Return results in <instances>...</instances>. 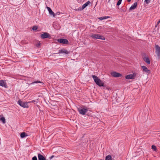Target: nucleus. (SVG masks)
<instances>
[{
    "instance_id": "f257e3e1",
    "label": "nucleus",
    "mask_w": 160,
    "mask_h": 160,
    "mask_svg": "<svg viewBox=\"0 0 160 160\" xmlns=\"http://www.w3.org/2000/svg\"><path fill=\"white\" fill-rule=\"evenodd\" d=\"M92 76L96 84L100 87L104 86L103 82L98 77L94 75H92Z\"/></svg>"
},
{
    "instance_id": "f03ea898",
    "label": "nucleus",
    "mask_w": 160,
    "mask_h": 160,
    "mask_svg": "<svg viewBox=\"0 0 160 160\" xmlns=\"http://www.w3.org/2000/svg\"><path fill=\"white\" fill-rule=\"evenodd\" d=\"M90 36L93 39H99L101 40H104L105 38L104 37L101 35L98 34H92Z\"/></svg>"
},
{
    "instance_id": "7ed1b4c3",
    "label": "nucleus",
    "mask_w": 160,
    "mask_h": 160,
    "mask_svg": "<svg viewBox=\"0 0 160 160\" xmlns=\"http://www.w3.org/2000/svg\"><path fill=\"white\" fill-rule=\"evenodd\" d=\"M29 102H23L20 99L18 100V103L22 107L24 108H28L29 106L28 103Z\"/></svg>"
},
{
    "instance_id": "20e7f679",
    "label": "nucleus",
    "mask_w": 160,
    "mask_h": 160,
    "mask_svg": "<svg viewBox=\"0 0 160 160\" xmlns=\"http://www.w3.org/2000/svg\"><path fill=\"white\" fill-rule=\"evenodd\" d=\"M155 53L158 57V59L159 60L160 59V47L157 45L155 46Z\"/></svg>"
},
{
    "instance_id": "39448f33",
    "label": "nucleus",
    "mask_w": 160,
    "mask_h": 160,
    "mask_svg": "<svg viewBox=\"0 0 160 160\" xmlns=\"http://www.w3.org/2000/svg\"><path fill=\"white\" fill-rule=\"evenodd\" d=\"M88 109V108H80L78 109V111L79 113L82 115H84L87 112Z\"/></svg>"
},
{
    "instance_id": "423d86ee",
    "label": "nucleus",
    "mask_w": 160,
    "mask_h": 160,
    "mask_svg": "<svg viewBox=\"0 0 160 160\" xmlns=\"http://www.w3.org/2000/svg\"><path fill=\"white\" fill-rule=\"evenodd\" d=\"M40 37L42 39H45L48 38H50L51 36L49 33L48 32H45L41 34L40 35Z\"/></svg>"
},
{
    "instance_id": "0eeeda50",
    "label": "nucleus",
    "mask_w": 160,
    "mask_h": 160,
    "mask_svg": "<svg viewBox=\"0 0 160 160\" xmlns=\"http://www.w3.org/2000/svg\"><path fill=\"white\" fill-rule=\"evenodd\" d=\"M57 41L61 43L64 44H68L69 43V42L67 39L63 38L58 39Z\"/></svg>"
},
{
    "instance_id": "6e6552de",
    "label": "nucleus",
    "mask_w": 160,
    "mask_h": 160,
    "mask_svg": "<svg viewBox=\"0 0 160 160\" xmlns=\"http://www.w3.org/2000/svg\"><path fill=\"white\" fill-rule=\"evenodd\" d=\"M111 75L114 77H120L122 76V75L116 72H112L111 73Z\"/></svg>"
},
{
    "instance_id": "1a4fd4ad",
    "label": "nucleus",
    "mask_w": 160,
    "mask_h": 160,
    "mask_svg": "<svg viewBox=\"0 0 160 160\" xmlns=\"http://www.w3.org/2000/svg\"><path fill=\"white\" fill-rule=\"evenodd\" d=\"M143 69V71L145 72L148 74H149L151 73V71L149 70L148 68L144 66H142L141 67Z\"/></svg>"
},
{
    "instance_id": "9d476101",
    "label": "nucleus",
    "mask_w": 160,
    "mask_h": 160,
    "mask_svg": "<svg viewBox=\"0 0 160 160\" xmlns=\"http://www.w3.org/2000/svg\"><path fill=\"white\" fill-rule=\"evenodd\" d=\"M47 8L49 14L50 15H52L53 17H55V16L56 14L54 13L50 7H47Z\"/></svg>"
},
{
    "instance_id": "9b49d317",
    "label": "nucleus",
    "mask_w": 160,
    "mask_h": 160,
    "mask_svg": "<svg viewBox=\"0 0 160 160\" xmlns=\"http://www.w3.org/2000/svg\"><path fill=\"white\" fill-rule=\"evenodd\" d=\"M69 53V52L68 51L66 50L63 49H61L59 50L58 53L60 54L61 53H65L66 54H68Z\"/></svg>"
},
{
    "instance_id": "f8f14e48",
    "label": "nucleus",
    "mask_w": 160,
    "mask_h": 160,
    "mask_svg": "<svg viewBox=\"0 0 160 160\" xmlns=\"http://www.w3.org/2000/svg\"><path fill=\"white\" fill-rule=\"evenodd\" d=\"M137 2H135L133 5H132L129 8V10L131 11L137 7Z\"/></svg>"
},
{
    "instance_id": "ddd939ff",
    "label": "nucleus",
    "mask_w": 160,
    "mask_h": 160,
    "mask_svg": "<svg viewBox=\"0 0 160 160\" xmlns=\"http://www.w3.org/2000/svg\"><path fill=\"white\" fill-rule=\"evenodd\" d=\"M39 83L40 84L39 86H43L44 85V83L42 82H41L39 81H35L31 83V84H34V83Z\"/></svg>"
},
{
    "instance_id": "4468645a",
    "label": "nucleus",
    "mask_w": 160,
    "mask_h": 160,
    "mask_svg": "<svg viewBox=\"0 0 160 160\" xmlns=\"http://www.w3.org/2000/svg\"><path fill=\"white\" fill-rule=\"evenodd\" d=\"M38 160H45V158L43 157V156L40 153H38Z\"/></svg>"
},
{
    "instance_id": "2eb2a0df",
    "label": "nucleus",
    "mask_w": 160,
    "mask_h": 160,
    "mask_svg": "<svg viewBox=\"0 0 160 160\" xmlns=\"http://www.w3.org/2000/svg\"><path fill=\"white\" fill-rule=\"evenodd\" d=\"M125 78L126 79H133V76L132 74L127 75L126 76Z\"/></svg>"
},
{
    "instance_id": "dca6fc26",
    "label": "nucleus",
    "mask_w": 160,
    "mask_h": 160,
    "mask_svg": "<svg viewBox=\"0 0 160 160\" xmlns=\"http://www.w3.org/2000/svg\"><path fill=\"white\" fill-rule=\"evenodd\" d=\"M144 60L148 64H150V60L149 58L148 57H145L143 58Z\"/></svg>"
},
{
    "instance_id": "f3484780",
    "label": "nucleus",
    "mask_w": 160,
    "mask_h": 160,
    "mask_svg": "<svg viewBox=\"0 0 160 160\" xmlns=\"http://www.w3.org/2000/svg\"><path fill=\"white\" fill-rule=\"evenodd\" d=\"M0 86L6 87V83L3 80L0 81Z\"/></svg>"
},
{
    "instance_id": "a211bd4d",
    "label": "nucleus",
    "mask_w": 160,
    "mask_h": 160,
    "mask_svg": "<svg viewBox=\"0 0 160 160\" xmlns=\"http://www.w3.org/2000/svg\"><path fill=\"white\" fill-rule=\"evenodd\" d=\"M27 136L28 135L25 132H22L20 134V137L21 138H23Z\"/></svg>"
},
{
    "instance_id": "6ab92c4d",
    "label": "nucleus",
    "mask_w": 160,
    "mask_h": 160,
    "mask_svg": "<svg viewBox=\"0 0 160 160\" xmlns=\"http://www.w3.org/2000/svg\"><path fill=\"white\" fill-rule=\"evenodd\" d=\"M90 3V2L89 1H88L87 2L85 3L84 4L82 5V8H85Z\"/></svg>"
},
{
    "instance_id": "aec40b11",
    "label": "nucleus",
    "mask_w": 160,
    "mask_h": 160,
    "mask_svg": "<svg viewBox=\"0 0 160 160\" xmlns=\"http://www.w3.org/2000/svg\"><path fill=\"white\" fill-rule=\"evenodd\" d=\"M105 160H112L111 156L110 155H109L106 157Z\"/></svg>"
},
{
    "instance_id": "412c9836",
    "label": "nucleus",
    "mask_w": 160,
    "mask_h": 160,
    "mask_svg": "<svg viewBox=\"0 0 160 160\" xmlns=\"http://www.w3.org/2000/svg\"><path fill=\"white\" fill-rule=\"evenodd\" d=\"M0 120L2 121L3 123H5L6 122L5 118L3 117H2L0 118Z\"/></svg>"
},
{
    "instance_id": "4be33fe9",
    "label": "nucleus",
    "mask_w": 160,
    "mask_h": 160,
    "mask_svg": "<svg viewBox=\"0 0 160 160\" xmlns=\"http://www.w3.org/2000/svg\"><path fill=\"white\" fill-rule=\"evenodd\" d=\"M152 148L153 149L154 151H156L157 150V148L156 146L154 145H152Z\"/></svg>"
},
{
    "instance_id": "5701e85b",
    "label": "nucleus",
    "mask_w": 160,
    "mask_h": 160,
    "mask_svg": "<svg viewBox=\"0 0 160 160\" xmlns=\"http://www.w3.org/2000/svg\"><path fill=\"white\" fill-rule=\"evenodd\" d=\"M122 0H119L117 3V5L119 6L121 3Z\"/></svg>"
},
{
    "instance_id": "b1692460",
    "label": "nucleus",
    "mask_w": 160,
    "mask_h": 160,
    "mask_svg": "<svg viewBox=\"0 0 160 160\" xmlns=\"http://www.w3.org/2000/svg\"><path fill=\"white\" fill-rule=\"evenodd\" d=\"M38 29V27L36 26H33L32 28V29L33 30H36Z\"/></svg>"
},
{
    "instance_id": "393cba45",
    "label": "nucleus",
    "mask_w": 160,
    "mask_h": 160,
    "mask_svg": "<svg viewBox=\"0 0 160 160\" xmlns=\"http://www.w3.org/2000/svg\"><path fill=\"white\" fill-rule=\"evenodd\" d=\"M41 44V43L40 42H38L37 44H36V46L37 47H39Z\"/></svg>"
},
{
    "instance_id": "a878e982",
    "label": "nucleus",
    "mask_w": 160,
    "mask_h": 160,
    "mask_svg": "<svg viewBox=\"0 0 160 160\" xmlns=\"http://www.w3.org/2000/svg\"><path fill=\"white\" fill-rule=\"evenodd\" d=\"M144 2L147 4H148L150 2V0H145Z\"/></svg>"
},
{
    "instance_id": "bb28decb",
    "label": "nucleus",
    "mask_w": 160,
    "mask_h": 160,
    "mask_svg": "<svg viewBox=\"0 0 160 160\" xmlns=\"http://www.w3.org/2000/svg\"><path fill=\"white\" fill-rule=\"evenodd\" d=\"M32 160H37V158L36 156H34L32 159Z\"/></svg>"
},
{
    "instance_id": "cd10ccee",
    "label": "nucleus",
    "mask_w": 160,
    "mask_h": 160,
    "mask_svg": "<svg viewBox=\"0 0 160 160\" xmlns=\"http://www.w3.org/2000/svg\"><path fill=\"white\" fill-rule=\"evenodd\" d=\"M110 18V16H104V17H103V20L104 19H107V18Z\"/></svg>"
},
{
    "instance_id": "c85d7f7f",
    "label": "nucleus",
    "mask_w": 160,
    "mask_h": 160,
    "mask_svg": "<svg viewBox=\"0 0 160 160\" xmlns=\"http://www.w3.org/2000/svg\"><path fill=\"white\" fill-rule=\"evenodd\" d=\"M136 74H137L136 73H134L132 74L133 76V78L134 79L135 78L136 76Z\"/></svg>"
},
{
    "instance_id": "c756f323",
    "label": "nucleus",
    "mask_w": 160,
    "mask_h": 160,
    "mask_svg": "<svg viewBox=\"0 0 160 160\" xmlns=\"http://www.w3.org/2000/svg\"><path fill=\"white\" fill-rule=\"evenodd\" d=\"M160 23V19L157 22V25L155 26V27H156Z\"/></svg>"
},
{
    "instance_id": "7c9ffc66",
    "label": "nucleus",
    "mask_w": 160,
    "mask_h": 160,
    "mask_svg": "<svg viewBox=\"0 0 160 160\" xmlns=\"http://www.w3.org/2000/svg\"><path fill=\"white\" fill-rule=\"evenodd\" d=\"M84 8H82V7H80L78 9V10H80V11H81L83 9H84Z\"/></svg>"
},
{
    "instance_id": "2f4dec72",
    "label": "nucleus",
    "mask_w": 160,
    "mask_h": 160,
    "mask_svg": "<svg viewBox=\"0 0 160 160\" xmlns=\"http://www.w3.org/2000/svg\"><path fill=\"white\" fill-rule=\"evenodd\" d=\"M98 19L100 20H103V17H102L98 18Z\"/></svg>"
},
{
    "instance_id": "473e14b6",
    "label": "nucleus",
    "mask_w": 160,
    "mask_h": 160,
    "mask_svg": "<svg viewBox=\"0 0 160 160\" xmlns=\"http://www.w3.org/2000/svg\"><path fill=\"white\" fill-rule=\"evenodd\" d=\"M122 11L123 12H125L126 11V10L125 8H122Z\"/></svg>"
},
{
    "instance_id": "72a5a7b5",
    "label": "nucleus",
    "mask_w": 160,
    "mask_h": 160,
    "mask_svg": "<svg viewBox=\"0 0 160 160\" xmlns=\"http://www.w3.org/2000/svg\"><path fill=\"white\" fill-rule=\"evenodd\" d=\"M53 157H54V156H53V155L52 156H51L50 157H49L50 159H52V158Z\"/></svg>"
},
{
    "instance_id": "f704fd0d",
    "label": "nucleus",
    "mask_w": 160,
    "mask_h": 160,
    "mask_svg": "<svg viewBox=\"0 0 160 160\" xmlns=\"http://www.w3.org/2000/svg\"><path fill=\"white\" fill-rule=\"evenodd\" d=\"M59 12H57L56 14V15H59Z\"/></svg>"
},
{
    "instance_id": "c9c22d12",
    "label": "nucleus",
    "mask_w": 160,
    "mask_h": 160,
    "mask_svg": "<svg viewBox=\"0 0 160 160\" xmlns=\"http://www.w3.org/2000/svg\"><path fill=\"white\" fill-rule=\"evenodd\" d=\"M131 0H128V2H130L131 1Z\"/></svg>"
},
{
    "instance_id": "e433bc0d",
    "label": "nucleus",
    "mask_w": 160,
    "mask_h": 160,
    "mask_svg": "<svg viewBox=\"0 0 160 160\" xmlns=\"http://www.w3.org/2000/svg\"><path fill=\"white\" fill-rule=\"evenodd\" d=\"M45 160H48L47 159H46L45 158Z\"/></svg>"
}]
</instances>
